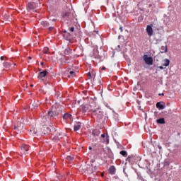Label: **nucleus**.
<instances>
[{
    "instance_id": "35",
    "label": "nucleus",
    "mask_w": 181,
    "mask_h": 181,
    "mask_svg": "<svg viewBox=\"0 0 181 181\" xmlns=\"http://www.w3.org/2000/svg\"><path fill=\"white\" fill-rule=\"evenodd\" d=\"M119 30H121V32H123L122 26H120V27H119Z\"/></svg>"
},
{
    "instance_id": "4",
    "label": "nucleus",
    "mask_w": 181,
    "mask_h": 181,
    "mask_svg": "<svg viewBox=\"0 0 181 181\" xmlns=\"http://www.w3.org/2000/svg\"><path fill=\"white\" fill-rule=\"evenodd\" d=\"M21 155H28V152H29V146L26 144H23L21 148Z\"/></svg>"
},
{
    "instance_id": "26",
    "label": "nucleus",
    "mask_w": 181,
    "mask_h": 181,
    "mask_svg": "<svg viewBox=\"0 0 181 181\" xmlns=\"http://www.w3.org/2000/svg\"><path fill=\"white\" fill-rule=\"evenodd\" d=\"M64 33H66L68 36V39H70L71 37V34H70L69 33H67V30H64Z\"/></svg>"
},
{
    "instance_id": "3",
    "label": "nucleus",
    "mask_w": 181,
    "mask_h": 181,
    "mask_svg": "<svg viewBox=\"0 0 181 181\" xmlns=\"http://www.w3.org/2000/svg\"><path fill=\"white\" fill-rule=\"evenodd\" d=\"M153 25H148L146 28V32L147 33L148 36L149 37H152L153 35V28H152Z\"/></svg>"
},
{
    "instance_id": "15",
    "label": "nucleus",
    "mask_w": 181,
    "mask_h": 181,
    "mask_svg": "<svg viewBox=\"0 0 181 181\" xmlns=\"http://www.w3.org/2000/svg\"><path fill=\"white\" fill-rule=\"evenodd\" d=\"M109 172L110 175H114L115 173V167L114 165L110 167Z\"/></svg>"
},
{
    "instance_id": "43",
    "label": "nucleus",
    "mask_w": 181,
    "mask_h": 181,
    "mask_svg": "<svg viewBox=\"0 0 181 181\" xmlns=\"http://www.w3.org/2000/svg\"><path fill=\"white\" fill-rule=\"evenodd\" d=\"M89 149H92V148H91V147H89Z\"/></svg>"
},
{
    "instance_id": "28",
    "label": "nucleus",
    "mask_w": 181,
    "mask_h": 181,
    "mask_svg": "<svg viewBox=\"0 0 181 181\" xmlns=\"http://www.w3.org/2000/svg\"><path fill=\"white\" fill-rule=\"evenodd\" d=\"M54 28V27L49 25V26L48 27V30H49V32H52V30H53Z\"/></svg>"
},
{
    "instance_id": "23",
    "label": "nucleus",
    "mask_w": 181,
    "mask_h": 181,
    "mask_svg": "<svg viewBox=\"0 0 181 181\" xmlns=\"http://www.w3.org/2000/svg\"><path fill=\"white\" fill-rule=\"evenodd\" d=\"M120 155H122V156H127L128 153L125 151H120Z\"/></svg>"
},
{
    "instance_id": "31",
    "label": "nucleus",
    "mask_w": 181,
    "mask_h": 181,
    "mask_svg": "<svg viewBox=\"0 0 181 181\" xmlns=\"http://www.w3.org/2000/svg\"><path fill=\"white\" fill-rule=\"evenodd\" d=\"M158 68H159L160 70H163V69H165V68H164L163 66H158Z\"/></svg>"
},
{
    "instance_id": "6",
    "label": "nucleus",
    "mask_w": 181,
    "mask_h": 181,
    "mask_svg": "<svg viewBox=\"0 0 181 181\" xmlns=\"http://www.w3.org/2000/svg\"><path fill=\"white\" fill-rule=\"evenodd\" d=\"M46 76H47V71H43L39 72L37 78H39V80H43V78H45Z\"/></svg>"
},
{
    "instance_id": "24",
    "label": "nucleus",
    "mask_w": 181,
    "mask_h": 181,
    "mask_svg": "<svg viewBox=\"0 0 181 181\" xmlns=\"http://www.w3.org/2000/svg\"><path fill=\"white\" fill-rule=\"evenodd\" d=\"M113 118L117 122L119 121V119H118V114H115Z\"/></svg>"
},
{
    "instance_id": "5",
    "label": "nucleus",
    "mask_w": 181,
    "mask_h": 181,
    "mask_svg": "<svg viewBox=\"0 0 181 181\" xmlns=\"http://www.w3.org/2000/svg\"><path fill=\"white\" fill-rule=\"evenodd\" d=\"M36 9V3L29 2L27 4V11H35Z\"/></svg>"
},
{
    "instance_id": "18",
    "label": "nucleus",
    "mask_w": 181,
    "mask_h": 181,
    "mask_svg": "<svg viewBox=\"0 0 181 181\" xmlns=\"http://www.w3.org/2000/svg\"><path fill=\"white\" fill-rule=\"evenodd\" d=\"M156 122H157V124H165V118L161 117V118L157 119Z\"/></svg>"
},
{
    "instance_id": "14",
    "label": "nucleus",
    "mask_w": 181,
    "mask_h": 181,
    "mask_svg": "<svg viewBox=\"0 0 181 181\" xmlns=\"http://www.w3.org/2000/svg\"><path fill=\"white\" fill-rule=\"evenodd\" d=\"M156 107L158 108V110H164L165 109V106L163 105H162V103H160V102H158L156 103Z\"/></svg>"
},
{
    "instance_id": "37",
    "label": "nucleus",
    "mask_w": 181,
    "mask_h": 181,
    "mask_svg": "<svg viewBox=\"0 0 181 181\" xmlns=\"http://www.w3.org/2000/svg\"><path fill=\"white\" fill-rule=\"evenodd\" d=\"M158 95H165L164 93H159Z\"/></svg>"
},
{
    "instance_id": "45",
    "label": "nucleus",
    "mask_w": 181,
    "mask_h": 181,
    "mask_svg": "<svg viewBox=\"0 0 181 181\" xmlns=\"http://www.w3.org/2000/svg\"><path fill=\"white\" fill-rule=\"evenodd\" d=\"M14 66H16V64H14Z\"/></svg>"
},
{
    "instance_id": "7",
    "label": "nucleus",
    "mask_w": 181,
    "mask_h": 181,
    "mask_svg": "<svg viewBox=\"0 0 181 181\" xmlns=\"http://www.w3.org/2000/svg\"><path fill=\"white\" fill-rule=\"evenodd\" d=\"M62 17L63 19H66V21L70 18V12L69 11H63L62 14Z\"/></svg>"
},
{
    "instance_id": "36",
    "label": "nucleus",
    "mask_w": 181,
    "mask_h": 181,
    "mask_svg": "<svg viewBox=\"0 0 181 181\" xmlns=\"http://www.w3.org/2000/svg\"><path fill=\"white\" fill-rule=\"evenodd\" d=\"M57 136H60V133L57 132Z\"/></svg>"
},
{
    "instance_id": "21",
    "label": "nucleus",
    "mask_w": 181,
    "mask_h": 181,
    "mask_svg": "<svg viewBox=\"0 0 181 181\" xmlns=\"http://www.w3.org/2000/svg\"><path fill=\"white\" fill-rule=\"evenodd\" d=\"M47 114H48V116H49L50 117H54V115H57V114H56V112L53 111H49Z\"/></svg>"
},
{
    "instance_id": "34",
    "label": "nucleus",
    "mask_w": 181,
    "mask_h": 181,
    "mask_svg": "<svg viewBox=\"0 0 181 181\" xmlns=\"http://www.w3.org/2000/svg\"><path fill=\"white\" fill-rule=\"evenodd\" d=\"M52 22H56V21H57V19L54 18V19H52Z\"/></svg>"
},
{
    "instance_id": "20",
    "label": "nucleus",
    "mask_w": 181,
    "mask_h": 181,
    "mask_svg": "<svg viewBox=\"0 0 181 181\" xmlns=\"http://www.w3.org/2000/svg\"><path fill=\"white\" fill-rule=\"evenodd\" d=\"M64 53V54H66V55L70 54V53H71V49H70L69 47H67L66 49H65Z\"/></svg>"
},
{
    "instance_id": "32",
    "label": "nucleus",
    "mask_w": 181,
    "mask_h": 181,
    "mask_svg": "<svg viewBox=\"0 0 181 181\" xmlns=\"http://www.w3.org/2000/svg\"><path fill=\"white\" fill-rule=\"evenodd\" d=\"M0 60H5V57H1Z\"/></svg>"
},
{
    "instance_id": "33",
    "label": "nucleus",
    "mask_w": 181,
    "mask_h": 181,
    "mask_svg": "<svg viewBox=\"0 0 181 181\" xmlns=\"http://www.w3.org/2000/svg\"><path fill=\"white\" fill-rule=\"evenodd\" d=\"M105 136V134H101V137H102V138H104Z\"/></svg>"
},
{
    "instance_id": "2",
    "label": "nucleus",
    "mask_w": 181,
    "mask_h": 181,
    "mask_svg": "<svg viewBox=\"0 0 181 181\" xmlns=\"http://www.w3.org/2000/svg\"><path fill=\"white\" fill-rule=\"evenodd\" d=\"M143 57L146 64H148L149 66L153 64V59L151 57H148V55L144 54Z\"/></svg>"
},
{
    "instance_id": "13",
    "label": "nucleus",
    "mask_w": 181,
    "mask_h": 181,
    "mask_svg": "<svg viewBox=\"0 0 181 181\" xmlns=\"http://www.w3.org/2000/svg\"><path fill=\"white\" fill-rule=\"evenodd\" d=\"M160 53H168V46H162L160 47Z\"/></svg>"
},
{
    "instance_id": "16",
    "label": "nucleus",
    "mask_w": 181,
    "mask_h": 181,
    "mask_svg": "<svg viewBox=\"0 0 181 181\" xmlns=\"http://www.w3.org/2000/svg\"><path fill=\"white\" fill-rule=\"evenodd\" d=\"M63 118H64V119H71V115H70L69 113H65L63 115Z\"/></svg>"
},
{
    "instance_id": "38",
    "label": "nucleus",
    "mask_w": 181,
    "mask_h": 181,
    "mask_svg": "<svg viewBox=\"0 0 181 181\" xmlns=\"http://www.w3.org/2000/svg\"><path fill=\"white\" fill-rule=\"evenodd\" d=\"M47 129H48V132H50V129L49 127H47Z\"/></svg>"
},
{
    "instance_id": "46",
    "label": "nucleus",
    "mask_w": 181,
    "mask_h": 181,
    "mask_svg": "<svg viewBox=\"0 0 181 181\" xmlns=\"http://www.w3.org/2000/svg\"><path fill=\"white\" fill-rule=\"evenodd\" d=\"M70 158V157H68V159H69Z\"/></svg>"
},
{
    "instance_id": "12",
    "label": "nucleus",
    "mask_w": 181,
    "mask_h": 181,
    "mask_svg": "<svg viewBox=\"0 0 181 181\" xmlns=\"http://www.w3.org/2000/svg\"><path fill=\"white\" fill-rule=\"evenodd\" d=\"M169 64H170V60L165 59L163 61V66H164L165 67H168Z\"/></svg>"
},
{
    "instance_id": "27",
    "label": "nucleus",
    "mask_w": 181,
    "mask_h": 181,
    "mask_svg": "<svg viewBox=\"0 0 181 181\" xmlns=\"http://www.w3.org/2000/svg\"><path fill=\"white\" fill-rule=\"evenodd\" d=\"M74 27H69V32H71V33H73V32H74Z\"/></svg>"
},
{
    "instance_id": "8",
    "label": "nucleus",
    "mask_w": 181,
    "mask_h": 181,
    "mask_svg": "<svg viewBox=\"0 0 181 181\" xmlns=\"http://www.w3.org/2000/svg\"><path fill=\"white\" fill-rule=\"evenodd\" d=\"M126 160L129 161V163H134L135 162V156L130 155L127 157Z\"/></svg>"
},
{
    "instance_id": "25",
    "label": "nucleus",
    "mask_w": 181,
    "mask_h": 181,
    "mask_svg": "<svg viewBox=\"0 0 181 181\" xmlns=\"http://www.w3.org/2000/svg\"><path fill=\"white\" fill-rule=\"evenodd\" d=\"M43 53H45V54H47V53H49V48L47 47L44 48Z\"/></svg>"
},
{
    "instance_id": "41",
    "label": "nucleus",
    "mask_w": 181,
    "mask_h": 181,
    "mask_svg": "<svg viewBox=\"0 0 181 181\" xmlns=\"http://www.w3.org/2000/svg\"><path fill=\"white\" fill-rule=\"evenodd\" d=\"M106 139H107V142H108V136L106 137Z\"/></svg>"
},
{
    "instance_id": "10",
    "label": "nucleus",
    "mask_w": 181,
    "mask_h": 181,
    "mask_svg": "<svg viewBox=\"0 0 181 181\" xmlns=\"http://www.w3.org/2000/svg\"><path fill=\"white\" fill-rule=\"evenodd\" d=\"M81 123L77 122L75 124V125L74 127V130L77 132V131H79V129H81Z\"/></svg>"
},
{
    "instance_id": "44",
    "label": "nucleus",
    "mask_w": 181,
    "mask_h": 181,
    "mask_svg": "<svg viewBox=\"0 0 181 181\" xmlns=\"http://www.w3.org/2000/svg\"><path fill=\"white\" fill-rule=\"evenodd\" d=\"M41 64H42V65H43V62H42V63H41Z\"/></svg>"
},
{
    "instance_id": "30",
    "label": "nucleus",
    "mask_w": 181,
    "mask_h": 181,
    "mask_svg": "<svg viewBox=\"0 0 181 181\" xmlns=\"http://www.w3.org/2000/svg\"><path fill=\"white\" fill-rule=\"evenodd\" d=\"M32 107L33 108H36V104H35V103H32Z\"/></svg>"
},
{
    "instance_id": "29",
    "label": "nucleus",
    "mask_w": 181,
    "mask_h": 181,
    "mask_svg": "<svg viewBox=\"0 0 181 181\" xmlns=\"http://www.w3.org/2000/svg\"><path fill=\"white\" fill-rule=\"evenodd\" d=\"M88 77L89 80L91 79V73H90V72L88 73Z\"/></svg>"
},
{
    "instance_id": "11",
    "label": "nucleus",
    "mask_w": 181,
    "mask_h": 181,
    "mask_svg": "<svg viewBox=\"0 0 181 181\" xmlns=\"http://www.w3.org/2000/svg\"><path fill=\"white\" fill-rule=\"evenodd\" d=\"M100 134H101V132L98 129H95L93 131V136H98L100 135Z\"/></svg>"
},
{
    "instance_id": "22",
    "label": "nucleus",
    "mask_w": 181,
    "mask_h": 181,
    "mask_svg": "<svg viewBox=\"0 0 181 181\" xmlns=\"http://www.w3.org/2000/svg\"><path fill=\"white\" fill-rule=\"evenodd\" d=\"M13 129H16V131H22L23 129V127H16V126H13Z\"/></svg>"
},
{
    "instance_id": "40",
    "label": "nucleus",
    "mask_w": 181,
    "mask_h": 181,
    "mask_svg": "<svg viewBox=\"0 0 181 181\" xmlns=\"http://www.w3.org/2000/svg\"><path fill=\"white\" fill-rule=\"evenodd\" d=\"M159 149H162V146H158Z\"/></svg>"
},
{
    "instance_id": "9",
    "label": "nucleus",
    "mask_w": 181,
    "mask_h": 181,
    "mask_svg": "<svg viewBox=\"0 0 181 181\" xmlns=\"http://www.w3.org/2000/svg\"><path fill=\"white\" fill-rule=\"evenodd\" d=\"M4 67H5L6 69H11V68L12 67V63H11L10 62H5L3 63Z\"/></svg>"
},
{
    "instance_id": "19",
    "label": "nucleus",
    "mask_w": 181,
    "mask_h": 181,
    "mask_svg": "<svg viewBox=\"0 0 181 181\" xmlns=\"http://www.w3.org/2000/svg\"><path fill=\"white\" fill-rule=\"evenodd\" d=\"M69 74L70 75L68 76L69 78H73V77H76V72L73 71H69Z\"/></svg>"
},
{
    "instance_id": "1",
    "label": "nucleus",
    "mask_w": 181,
    "mask_h": 181,
    "mask_svg": "<svg viewBox=\"0 0 181 181\" xmlns=\"http://www.w3.org/2000/svg\"><path fill=\"white\" fill-rule=\"evenodd\" d=\"M91 111L93 112V115H95L98 119H101V118L104 117V112H103L100 108L92 109Z\"/></svg>"
},
{
    "instance_id": "17",
    "label": "nucleus",
    "mask_w": 181,
    "mask_h": 181,
    "mask_svg": "<svg viewBox=\"0 0 181 181\" xmlns=\"http://www.w3.org/2000/svg\"><path fill=\"white\" fill-rule=\"evenodd\" d=\"M41 25L44 27V28H49L50 26V23H49V22L47 21H42L41 23Z\"/></svg>"
},
{
    "instance_id": "39",
    "label": "nucleus",
    "mask_w": 181,
    "mask_h": 181,
    "mask_svg": "<svg viewBox=\"0 0 181 181\" xmlns=\"http://www.w3.org/2000/svg\"><path fill=\"white\" fill-rule=\"evenodd\" d=\"M102 70H105V66L102 67Z\"/></svg>"
},
{
    "instance_id": "42",
    "label": "nucleus",
    "mask_w": 181,
    "mask_h": 181,
    "mask_svg": "<svg viewBox=\"0 0 181 181\" xmlns=\"http://www.w3.org/2000/svg\"><path fill=\"white\" fill-rule=\"evenodd\" d=\"M30 87H33V85H30Z\"/></svg>"
}]
</instances>
